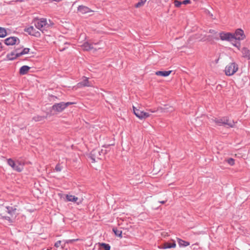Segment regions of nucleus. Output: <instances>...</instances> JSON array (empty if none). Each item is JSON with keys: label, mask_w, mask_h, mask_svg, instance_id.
I'll list each match as a JSON object with an SVG mask.
<instances>
[{"label": "nucleus", "mask_w": 250, "mask_h": 250, "mask_svg": "<svg viewBox=\"0 0 250 250\" xmlns=\"http://www.w3.org/2000/svg\"><path fill=\"white\" fill-rule=\"evenodd\" d=\"M46 250H49V249H47Z\"/></svg>", "instance_id": "37998d69"}, {"label": "nucleus", "mask_w": 250, "mask_h": 250, "mask_svg": "<svg viewBox=\"0 0 250 250\" xmlns=\"http://www.w3.org/2000/svg\"><path fill=\"white\" fill-rule=\"evenodd\" d=\"M44 119H45V117L44 116L39 115H36L33 117L32 120L35 122H40L43 121Z\"/></svg>", "instance_id": "393cba45"}, {"label": "nucleus", "mask_w": 250, "mask_h": 250, "mask_svg": "<svg viewBox=\"0 0 250 250\" xmlns=\"http://www.w3.org/2000/svg\"><path fill=\"white\" fill-rule=\"evenodd\" d=\"M191 3V1L190 0H185L182 1V4H187Z\"/></svg>", "instance_id": "f704fd0d"}, {"label": "nucleus", "mask_w": 250, "mask_h": 250, "mask_svg": "<svg viewBox=\"0 0 250 250\" xmlns=\"http://www.w3.org/2000/svg\"><path fill=\"white\" fill-rule=\"evenodd\" d=\"M83 78L86 79V78H88V77H85V76H83Z\"/></svg>", "instance_id": "58836bf2"}, {"label": "nucleus", "mask_w": 250, "mask_h": 250, "mask_svg": "<svg viewBox=\"0 0 250 250\" xmlns=\"http://www.w3.org/2000/svg\"><path fill=\"white\" fill-rule=\"evenodd\" d=\"M225 161L230 166H234L235 165V160L233 158L227 159L225 160Z\"/></svg>", "instance_id": "c85d7f7f"}, {"label": "nucleus", "mask_w": 250, "mask_h": 250, "mask_svg": "<svg viewBox=\"0 0 250 250\" xmlns=\"http://www.w3.org/2000/svg\"><path fill=\"white\" fill-rule=\"evenodd\" d=\"M225 117H222L221 118H215V119L212 120L217 125L219 126L224 125V121Z\"/></svg>", "instance_id": "4be33fe9"}, {"label": "nucleus", "mask_w": 250, "mask_h": 250, "mask_svg": "<svg viewBox=\"0 0 250 250\" xmlns=\"http://www.w3.org/2000/svg\"><path fill=\"white\" fill-rule=\"evenodd\" d=\"M19 42L20 40L16 37H11L5 40V43L7 45H13Z\"/></svg>", "instance_id": "1a4fd4ad"}, {"label": "nucleus", "mask_w": 250, "mask_h": 250, "mask_svg": "<svg viewBox=\"0 0 250 250\" xmlns=\"http://www.w3.org/2000/svg\"><path fill=\"white\" fill-rule=\"evenodd\" d=\"M209 33L211 34L210 35H208L207 36V39H201V41H205L206 40H208V41H210L212 40V39H215V40H219V34L217 33V32L215 31L214 30L210 29L209 30Z\"/></svg>", "instance_id": "0eeeda50"}, {"label": "nucleus", "mask_w": 250, "mask_h": 250, "mask_svg": "<svg viewBox=\"0 0 250 250\" xmlns=\"http://www.w3.org/2000/svg\"><path fill=\"white\" fill-rule=\"evenodd\" d=\"M176 244L174 240L172 242H166L162 244L159 247L160 249H167L169 248H176Z\"/></svg>", "instance_id": "9d476101"}, {"label": "nucleus", "mask_w": 250, "mask_h": 250, "mask_svg": "<svg viewBox=\"0 0 250 250\" xmlns=\"http://www.w3.org/2000/svg\"><path fill=\"white\" fill-rule=\"evenodd\" d=\"M233 36V40H241L244 39L245 35L243 31L241 29H237L235 33L232 34Z\"/></svg>", "instance_id": "9b49d317"}, {"label": "nucleus", "mask_w": 250, "mask_h": 250, "mask_svg": "<svg viewBox=\"0 0 250 250\" xmlns=\"http://www.w3.org/2000/svg\"><path fill=\"white\" fill-rule=\"evenodd\" d=\"M82 47L83 49L84 50H85V51H90V50H91L92 49H94L95 50H97V49H99L101 48V47H94L93 46V44H90V43H89L88 42H84L82 45Z\"/></svg>", "instance_id": "ddd939ff"}, {"label": "nucleus", "mask_w": 250, "mask_h": 250, "mask_svg": "<svg viewBox=\"0 0 250 250\" xmlns=\"http://www.w3.org/2000/svg\"><path fill=\"white\" fill-rule=\"evenodd\" d=\"M97 44H98V43H94V45H97Z\"/></svg>", "instance_id": "79ce46f5"}, {"label": "nucleus", "mask_w": 250, "mask_h": 250, "mask_svg": "<svg viewBox=\"0 0 250 250\" xmlns=\"http://www.w3.org/2000/svg\"><path fill=\"white\" fill-rule=\"evenodd\" d=\"M91 86V84L88 81L87 79H84L83 82H80L78 84V87L79 88Z\"/></svg>", "instance_id": "6ab92c4d"}, {"label": "nucleus", "mask_w": 250, "mask_h": 250, "mask_svg": "<svg viewBox=\"0 0 250 250\" xmlns=\"http://www.w3.org/2000/svg\"><path fill=\"white\" fill-rule=\"evenodd\" d=\"M169 108H170L171 109H172V110H173V107H169Z\"/></svg>", "instance_id": "ea45409f"}, {"label": "nucleus", "mask_w": 250, "mask_h": 250, "mask_svg": "<svg viewBox=\"0 0 250 250\" xmlns=\"http://www.w3.org/2000/svg\"><path fill=\"white\" fill-rule=\"evenodd\" d=\"M61 244V241H58L56 242V243L55 244V246L56 248H59Z\"/></svg>", "instance_id": "72a5a7b5"}, {"label": "nucleus", "mask_w": 250, "mask_h": 250, "mask_svg": "<svg viewBox=\"0 0 250 250\" xmlns=\"http://www.w3.org/2000/svg\"><path fill=\"white\" fill-rule=\"evenodd\" d=\"M66 201L77 203L78 204H81L83 202L82 200H79L78 197L74 196L70 194H66L65 195Z\"/></svg>", "instance_id": "f8f14e48"}, {"label": "nucleus", "mask_w": 250, "mask_h": 250, "mask_svg": "<svg viewBox=\"0 0 250 250\" xmlns=\"http://www.w3.org/2000/svg\"><path fill=\"white\" fill-rule=\"evenodd\" d=\"M100 151L97 150H94L91 152V157L93 162H96L97 159H101Z\"/></svg>", "instance_id": "dca6fc26"}, {"label": "nucleus", "mask_w": 250, "mask_h": 250, "mask_svg": "<svg viewBox=\"0 0 250 250\" xmlns=\"http://www.w3.org/2000/svg\"><path fill=\"white\" fill-rule=\"evenodd\" d=\"M178 244L180 247H187L189 245V243L188 241H184L180 238L177 239Z\"/></svg>", "instance_id": "b1692460"}, {"label": "nucleus", "mask_w": 250, "mask_h": 250, "mask_svg": "<svg viewBox=\"0 0 250 250\" xmlns=\"http://www.w3.org/2000/svg\"><path fill=\"white\" fill-rule=\"evenodd\" d=\"M30 49L28 48H24L22 51L21 52H19V56H21V55L27 54L29 53Z\"/></svg>", "instance_id": "c756f323"}, {"label": "nucleus", "mask_w": 250, "mask_h": 250, "mask_svg": "<svg viewBox=\"0 0 250 250\" xmlns=\"http://www.w3.org/2000/svg\"><path fill=\"white\" fill-rule=\"evenodd\" d=\"M238 70V65L234 62L229 64L225 68L226 75L230 76L235 73Z\"/></svg>", "instance_id": "423d86ee"}, {"label": "nucleus", "mask_w": 250, "mask_h": 250, "mask_svg": "<svg viewBox=\"0 0 250 250\" xmlns=\"http://www.w3.org/2000/svg\"><path fill=\"white\" fill-rule=\"evenodd\" d=\"M243 56L248 59H250V50L246 47H243L242 49Z\"/></svg>", "instance_id": "aec40b11"}, {"label": "nucleus", "mask_w": 250, "mask_h": 250, "mask_svg": "<svg viewBox=\"0 0 250 250\" xmlns=\"http://www.w3.org/2000/svg\"><path fill=\"white\" fill-rule=\"evenodd\" d=\"M78 11L82 14H87L90 12H93V11L91 10L87 6L83 5H80L78 7Z\"/></svg>", "instance_id": "4468645a"}, {"label": "nucleus", "mask_w": 250, "mask_h": 250, "mask_svg": "<svg viewBox=\"0 0 250 250\" xmlns=\"http://www.w3.org/2000/svg\"><path fill=\"white\" fill-rule=\"evenodd\" d=\"M167 109H168V107H158V108H156V109H155V110H153L152 109H147V111H148V112L149 113H153L156 111H159V110H161V112H166L167 111Z\"/></svg>", "instance_id": "412c9836"}, {"label": "nucleus", "mask_w": 250, "mask_h": 250, "mask_svg": "<svg viewBox=\"0 0 250 250\" xmlns=\"http://www.w3.org/2000/svg\"><path fill=\"white\" fill-rule=\"evenodd\" d=\"M172 71H158L155 72V75L159 76V77H167L171 73Z\"/></svg>", "instance_id": "f3484780"}, {"label": "nucleus", "mask_w": 250, "mask_h": 250, "mask_svg": "<svg viewBox=\"0 0 250 250\" xmlns=\"http://www.w3.org/2000/svg\"><path fill=\"white\" fill-rule=\"evenodd\" d=\"M18 214V209L15 205L10 204L9 206H0V216L10 222H13Z\"/></svg>", "instance_id": "f257e3e1"}, {"label": "nucleus", "mask_w": 250, "mask_h": 250, "mask_svg": "<svg viewBox=\"0 0 250 250\" xmlns=\"http://www.w3.org/2000/svg\"><path fill=\"white\" fill-rule=\"evenodd\" d=\"M7 35V32L6 29L3 27H0V37L4 38Z\"/></svg>", "instance_id": "bb28decb"}, {"label": "nucleus", "mask_w": 250, "mask_h": 250, "mask_svg": "<svg viewBox=\"0 0 250 250\" xmlns=\"http://www.w3.org/2000/svg\"><path fill=\"white\" fill-rule=\"evenodd\" d=\"M30 68V67L27 65H23L21 67L20 69V73L21 75H24L28 72Z\"/></svg>", "instance_id": "5701e85b"}, {"label": "nucleus", "mask_w": 250, "mask_h": 250, "mask_svg": "<svg viewBox=\"0 0 250 250\" xmlns=\"http://www.w3.org/2000/svg\"><path fill=\"white\" fill-rule=\"evenodd\" d=\"M101 249H104V250H110V246L108 244L105 243H101L100 244Z\"/></svg>", "instance_id": "cd10ccee"}, {"label": "nucleus", "mask_w": 250, "mask_h": 250, "mask_svg": "<svg viewBox=\"0 0 250 250\" xmlns=\"http://www.w3.org/2000/svg\"><path fill=\"white\" fill-rule=\"evenodd\" d=\"M7 163L12 169L15 171L21 172L23 169V164H22L20 162H18V164H16L15 161L11 158L8 159Z\"/></svg>", "instance_id": "39448f33"}, {"label": "nucleus", "mask_w": 250, "mask_h": 250, "mask_svg": "<svg viewBox=\"0 0 250 250\" xmlns=\"http://www.w3.org/2000/svg\"><path fill=\"white\" fill-rule=\"evenodd\" d=\"M33 36H34L35 37H39L40 36L41 34H40V33L38 31L37 32H34V34H33L32 35Z\"/></svg>", "instance_id": "c9c22d12"}, {"label": "nucleus", "mask_w": 250, "mask_h": 250, "mask_svg": "<svg viewBox=\"0 0 250 250\" xmlns=\"http://www.w3.org/2000/svg\"><path fill=\"white\" fill-rule=\"evenodd\" d=\"M207 13L211 17H212L213 15L209 11H208Z\"/></svg>", "instance_id": "4c0bfd02"}, {"label": "nucleus", "mask_w": 250, "mask_h": 250, "mask_svg": "<svg viewBox=\"0 0 250 250\" xmlns=\"http://www.w3.org/2000/svg\"><path fill=\"white\" fill-rule=\"evenodd\" d=\"M74 104V103L70 102L66 103L62 102L56 103L51 107V111L53 114H59L62 112L67 107Z\"/></svg>", "instance_id": "7ed1b4c3"}, {"label": "nucleus", "mask_w": 250, "mask_h": 250, "mask_svg": "<svg viewBox=\"0 0 250 250\" xmlns=\"http://www.w3.org/2000/svg\"><path fill=\"white\" fill-rule=\"evenodd\" d=\"M161 203L162 204H164V203H165V202H164V201H163V202H161Z\"/></svg>", "instance_id": "a19ab883"}, {"label": "nucleus", "mask_w": 250, "mask_h": 250, "mask_svg": "<svg viewBox=\"0 0 250 250\" xmlns=\"http://www.w3.org/2000/svg\"><path fill=\"white\" fill-rule=\"evenodd\" d=\"M35 30H36L33 26H30L26 29V32H27L30 35H32L33 34H34Z\"/></svg>", "instance_id": "7c9ffc66"}, {"label": "nucleus", "mask_w": 250, "mask_h": 250, "mask_svg": "<svg viewBox=\"0 0 250 250\" xmlns=\"http://www.w3.org/2000/svg\"><path fill=\"white\" fill-rule=\"evenodd\" d=\"M144 4H145V3H144L141 0H139V1L135 4V7L136 8H139V7H140L143 6L144 5Z\"/></svg>", "instance_id": "473e14b6"}, {"label": "nucleus", "mask_w": 250, "mask_h": 250, "mask_svg": "<svg viewBox=\"0 0 250 250\" xmlns=\"http://www.w3.org/2000/svg\"><path fill=\"white\" fill-rule=\"evenodd\" d=\"M174 4L175 7H180L182 4V2H181L180 1H178L177 0H174Z\"/></svg>", "instance_id": "2f4dec72"}, {"label": "nucleus", "mask_w": 250, "mask_h": 250, "mask_svg": "<svg viewBox=\"0 0 250 250\" xmlns=\"http://www.w3.org/2000/svg\"><path fill=\"white\" fill-rule=\"evenodd\" d=\"M224 121V125H227L231 127H233L235 126V122L233 120H229L228 117H225Z\"/></svg>", "instance_id": "a211bd4d"}, {"label": "nucleus", "mask_w": 250, "mask_h": 250, "mask_svg": "<svg viewBox=\"0 0 250 250\" xmlns=\"http://www.w3.org/2000/svg\"><path fill=\"white\" fill-rule=\"evenodd\" d=\"M133 109L134 114L140 120H145L151 115L148 112L141 110L140 108H138L133 106Z\"/></svg>", "instance_id": "20e7f679"}, {"label": "nucleus", "mask_w": 250, "mask_h": 250, "mask_svg": "<svg viewBox=\"0 0 250 250\" xmlns=\"http://www.w3.org/2000/svg\"><path fill=\"white\" fill-rule=\"evenodd\" d=\"M19 49H16L15 50V52H13L10 53V54H8L7 55V58L9 60H13L17 58L20 57L19 56V52H18Z\"/></svg>", "instance_id": "2eb2a0df"}, {"label": "nucleus", "mask_w": 250, "mask_h": 250, "mask_svg": "<svg viewBox=\"0 0 250 250\" xmlns=\"http://www.w3.org/2000/svg\"><path fill=\"white\" fill-rule=\"evenodd\" d=\"M49 23H48L46 19L42 18L35 20L34 24L37 28L40 30L42 33H44V31H47L50 27L53 24L51 21L49 20Z\"/></svg>", "instance_id": "f03ea898"}, {"label": "nucleus", "mask_w": 250, "mask_h": 250, "mask_svg": "<svg viewBox=\"0 0 250 250\" xmlns=\"http://www.w3.org/2000/svg\"><path fill=\"white\" fill-rule=\"evenodd\" d=\"M112 230L115 235L119 237L120 238L122 237V231L121 230L116 228H113Z\"/></svg>", "instance_id": "a878e982"}, {"label": "nucleus", "mask_w": 250, "mask_h": 250, "mask_svg": "<svg viewBox=\"0 0 250 250\" xmlns=\"http://www.w3.org/2000/svg\"><path fill=\"white\" fill-rule=\"evenodd\" d=\"M219 37L222 41H232L233 40V36L230 33L221 32L219 33Z\"/></svg>", "instance_id": "6e6552de"}, {"label": "nucleus", "mask_w": 250, "mask_h": 250, "mask_svg": "<svg viewBox=\"0 0 250 250\" xmlns=\"http://www.w3.org/2000/svg\"><path fill=\"white\" fill-rule=\"evenodd\" d=\"M56 170L57 171H61V167L60 165H59V164H58L56 167Z\"/></svg>", "instance_id": "e433bc0d"}]
</instances>
